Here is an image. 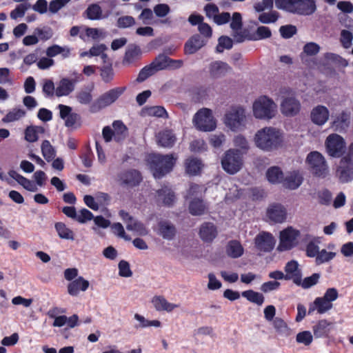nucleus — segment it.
<instances>
[{"instance_id":"obj_1","label":"nucleus","mask_w":353,"mask_h":353,"mask_svg":"<svg viewBox=\"0 0 353 353\" xmlns=\"http://www.w3.org/2000/svg\"><path fill=\"white\" fill-rule=\"evenodd\" d=\"M254 142L257 148L263 151L277 149L283 143V133L272 127L263 128L256 133Z\"/></svg>"},{"instance_id":"obj_2","label":"nucleus","mask_w":353,"mask_h":353,"mask_svg":"<svg viewBox=\"0 0 353 353\" xmlns=\"http://www.w3.org/2000/svg\"><path fill=\"white\" fill-rule=\"evenodd\" d=\"M278 9L302 16H310L316 10L315 0H274Z\"/></svg>"},{"instance_id":"obj_3","label":"nucleus","mask_w":353,"mask_h":353,"mask_svg":"<svg viewBox=\"0 0 353 353\" xmlns=\"http://www.w3.org/2000/svg\"><path fill=\"white\" fill-rule=\"evenodd\" d=\"M148 161L154 177L160 179L172 170L176 158L172 154H154L149 156Z\"/></svg>"},{"instance_id":"obj_4","label":"nucleus","mask_w":353,"mask_h":353,"mask_svg":"<svg viewBox=\"0 0 353 353\" xmlns=\"http://www.w3.org/2000/svg\"><path fill=\"white\" fill-rule=\"evenodd\" d=\"M276 108V104L272 99L261 96L253 103V114L256 119L269 120L275 116Z\"/></svg>"},{"instance_id":"obj_5","label":"nucleus","mask_w":353,"mask_h":353,"mask_svg":"<svg viewBox=\"0 0 353 353\" xmlns=\"http://www.w3.org/2000/svg\"><path fill=\"white\" fill-rule=\"evenodd\" d=\"M124 88H114L101 94L96 101L90 105V111L92 113L112 105L123 93Z\"/></svg>"},{"instance_id":"obj_6","label":"nucleus","mask_w":353,"mask_h":353,"mask_svg":"<svg viewBox=\"0 0 353 353\" xmlns=\"http://www.w3.org/2000/svg\"><path fill=\"white\" fill-rule=\"evenodd\" d=\"M194 126L200 131L210 132L216 128V121L212 112L208 108L199 110L194 116Z\"/></svg>"},{"instance_id":"obj_7","label":"nucleus","mask_w":353,"mask_h":353,"mask_svg":"<svg viewBox=\"0 0 353 353\" xmlns=\"http://www.w3.org/2000/svg\"><path fill=\"white\" fill-rule=\"evenodd\" d=\"M221 164L226 172L234 174L239 172L243 165L242 154L237 150L230 149L225 153Z\"/></svg>"},{"instance_id":"obj_8","label":"nucleus","mask_w":353,"mask_h":353,"mask_svg":"<svg viewBox=\"0 0 353 353\" xmlns=\"http://www.w3.org/2000/svg\"><path fill=\"white\" fill-rule=\"evenodd\" d=\"M225 124L232 131L241 130L245 125V110L240 106L232 107L225 115Z\"/></svg>"},{"instance_id":"obj_9","label":"nucleus","mask_w":353,"mask_h":353,"mask_svg":"<svg viewBox=\"0 0 353 353\" xmlns=\"http://www.w3.org/2000/svg\"><path fill=\"white\" fill-rule=\"evenodd\" d=\"M306 161L314 175L321 177L326 176L327 165L325 158L320 152L317 151L310 152L307 157Z\"/></svg>"},{"instance_id":"obj_10","label":"nucleus","mask_w":353,"mask_h":353,"mask_svg":"<svg viewBox=\"0 0 353 353\" xmlns=\"http://www.w3.org/2000/svg\"><path fill=\"white\" fill-rule=\"evenodd\" d=\"M299 236L300 232L292 227L282 230L280 232L278 250L281 252L288 251L296 247L299 243Z\"/></svg>"},{"instance_id":"obj_11","label":"nucleus","mask_w":353,"mask_h":353,"mask_svg":"<svg viewBox=\"0 0 353 353\" xmlns=\"http://www.w3.org/2000/svg\"><path fill=\"white\" fill-rule=\"evenodd\" d=\"M325 144L327 151L331 157H339L344 152L345 143L344 139L339 134H332L329 135Z\"/></svg>"},{"instance_id":"obj_12","label":"nucleus","mask_w":353,"mask_h":353,"mask_svg":"<svg viewBox=\"0 0 353 353\" xmlns=\"http://www.w3.org/2000/svg\"><path fill=\"white\" fill-rule=\"evenodd\" d=\"M276 241L272 234L266 232H260L254 239L256 249L261 252H270L275 245Z\"/></svg>"},{"instance_id":"obj_13","label":"nucleus","mask_w":353,"mask_h":353,"mask_svg":"<svg viewBox=\"0 0 353 353\" xmlns=\"http://www.w3.org/2000/svg\"><path fill=\"white\" fill-rule=\"evenodd\" d=\"M336 175L343 183H348L353 179V163L350 158L344 157L341 160Z\"/></svg>"},{"instance_id":"obj_14","label":"nucleus","mask_w":353,"mask_h":353,"mask_svg":"<svg viewBox=\"0 0 353 353\" xmlns=\"http://www.w3.org/2000/svg\"><path fill=\"white\" fill-rule=\"evenodd\" d=\"M142 178L139 172L136 170H130L121 172L118 175V181L120 184L127 187L138 185Z\"/></svg>"},{"instance_id":"obj_15","label":"nucleus","mask_w":353,"mask_h":353,"mask_svg":"<svg viewBox=\"0 0 353 353\" xmlns=\"http://www.w3.org/2000/svg\"><path fill=\"white\" fill-rule=\"evenodd\" d=\"M301 109L299 101L294 97H287L281 104L282 114L287 117H292L299 113Z\"/></svg>"},{"instance_id":"obj_16","label":"nucleus","mask_w":353,"mask_h":353,"mask_svg":"<svg viewBox=\"0 0 353 353\" xmlns=\"http://www.w3.org/2000/svg\"><path fill=\"white\" fill-rule=\"evenodd\" d=\"M90 283L82 276H79L67 285V292L72 296H77L80 292H85L89 288Z\"/></svg>"},{"instance_id":"obj_17","label":"nucleus","mask_w":353,"mask_h":353,"mask_svg":"<svg viewBox=\"0 0 353 353\" xmlns=\"http://www.w3.org/2000/svg\"><path fill=\"white\" fill-rule=\"evenodd\" d=\"M230 19L231 23L230 26L233 31L232 36L234 39L238 43L243 42L245 39V37L241 32L243 26L242 17L241 13L237 12H234Z\"/></svg>"},{"instance_id":"obj_18","label":"nucleus","mask_w":353,"mask_h":353,"mask_svg":"<svg viewBox=\"0 0 353 353\" xmlns=\"http://www.w3.org/2000/svg\"><path fill=\"white\" fill-rule=\"evenodd\" d=\"M62 212L68 217L77 219V221H92L94 218L92 213L85 208L81 210L77 214L74 207L66 206L63 208Z\"/></svg>"},{"instance_id":"obj_19","label":"nucleus","mask_w":353,"mask_h":353,"mask_svg":"<svg viewBox=\"0 0 353 353\" xmlns=\"http://www.w3.org/2000/svg\"><path fill=\"white\" fill-rule=\"evenodd\" d=\"M78 80H72L63 78L60 80L55 90V94L58 97L68 96L75 88V84Z\"/></svg>"},{"instance_id":"obj_20","label":"nucleus","mask_w":353,"mask_h":353,"mask_svg":"<svg viewBox=\"0 0 353 353\" xmlns=\"http://www.w3.org/2000/svg\"><path fill=\"white\" fill-rule=\"evenodd\" d=\"M330 112L324 105H317L311 112V119L319 125H324L329 119Z\"/></svg>"},{"instance_id":"obj_21","label":"nucleus","mask_w":353,"mask_h":353,"mask_svg":"<svg viewBox=\"0 0 353 353\" xmlns=\"http://www.w3.org/2000/svg\"><path fill=\"white\" fill-rule=\"evenodd\" d=\"M285 280H292L294 283L300 282V276H301L302 274L297 261H289L285 267Z\"/></svg>"},{"instance_id":"obj_22","label":"nucleus","mask_w":353,"mask_h":353,"mask_svg":"<svg viewBox=\"0 0 353 353\" xmlns=\"http://www.w3.org/2000/svg\"><path fill=\"white\" fill-rule=\"evenodd\" d=\"M230 67L224 62L214 61L210 64L209 72L213 79H219L224 77L230 71Z\"/></svg>"},{"instance_id":"obj_23","label":"nucleus","mask_w":353,"mask_h":353,"mask_svg":"<svg viewBox=\"0 0 353 353\" xmlns=\"http://www.w3.org/2000/svg\"><path fill=\"white\" fill-rule=\"evenodd\" d=\"M207 43L199 34H194L191 37L185 45V52L186 54H194Z\"/></svg>"},{"instance_id":"obj_24","label":"nucleus","mask_w":353,"mask_h":353,"mask_svg":"<svg viewBox=\"0 0 353 353\" xmlns=\"http://www.w3.org/2000/svg\"><path fill=\"white\" fill-rule=\"evenodd\" d=\"M286 215V210L281 204H272L267 209V216L270 221H284Z\"/></svg>"},{"instance_id":"obj_25","label":"nucleus","mask_w":353,"mask_h":353,"mask_svg":"<svg viewBox=\"0 0 353 353\" xmlns=\"http://www.w3.org/2000/svg\"><path fill=\"white\" fill-rule=\"evenodd\" d=\"M283 185L290 190L298 188L303 182L302 175L297 171L289 173L282 181Z\"/></svg>"},{"instance_id":"obj_26","label":"nucleus","mask_w":353,"mask_h":353,"mask_svg":"<svg viewBox=\"0 0 353 353\" xmlns=\"http://www.w3.org/2000/svg\"><path fill=\"white\" fill-rule=\"evenodd\" d=\"M157 200L165 205L170 206L174 203L176 197L174 192L170 188L164 186L157 191Z\"/></svg>"},{"instance_id":"obj_27","label":"nucleus","mask_w":353,"mask_h":353,"mask_svg":"<svg viewBox=\"0 0 353 353\" xmlns=\"http://www.w3.org/2000/svg\"><path fill=\"white\" fill-rule=\"evenodd\" d=\"M217 234L216 228L211 222H205L201 226L199 236L205 242L212 241Z\"/></svg>"},{"instance_id":"obj_28","label":"nucleus","mask_w":353,"mask_h":353,"mask_svg":"<svg viewBox=\"0 0 353 353\" xmlns=\"http://www.w3.org/2000/svg\"><path fill=\"white\" fill-rule=\"evenodd\" d=\"M350 113L346 111H342L332 123V127L334 130L342 132L345 130L350 125Z\"/></svg>"},{"instance_id":"obj_29","label":"nucleus","mask_w":353,"mask_h":353,"mask_svg":"<svg viewBox=\"0 0 353 353\" xmlns=\"http://www.w3.org/2000/svg\"><path fill=\"white\" fill-rule=\"evenodd\" d=\"M152 303L154 308L157 311H166L168 312H171L174 309L179 307V305L168 302L162 296H154L152 300Z\"/></svg>"},{"instance_id":"obj_30","label":"nucleus","mask_w":353,"mask_h":353,"mask_svg":"<svg viewBox=\"0 0 353 353\" xmlns=\"http://www.w3.org/2000/svg\"><path fill=\"white\" fill-rule=\"evenodd\" d=\"M157 141L161 147L171 148L176 141V137L171 130H165L158 133Z\"/></svg>"},{"instance_id":"obj_31","label":"nucleus","mask_w":353,"mask_h":353,"mask_svg":"<svg viewBox=\"0 0 353 353\" xmlns=\"http://www.w3.org/2000/svg\"><path fill=\"white\" fill-rule=\"evenodd\" d=\"M9 176L14 179L19 184L22 185L26 190L30 192H37L38 188L36 184L30 179L24 177L15 170H10L8 172Z\"/></svg>"},{"instance_id":"obj_32","label":"nucleus","mask_w":353,"mask_h":353,"mask_svg":"<svg viewBox=\"0 0 353 353\" xmlns=\"http://www.w3.org/2000/svg\"><path fill=\"white\" fill-rule=\"evenodd\" d=\"M157 231L158 234L166 240H172L176 234L175 227L170 222H159Z\"/></svg>"},{"instance_id":"obj_33","label":"nucleus","mask_w":353,"mask_h":353,"mask_svg":"<svg viewBox=\"0 0 353 353\" xmlns=\"http://www.w3.org/2000/svg\"><path fill=\"white\" fill-rule=\"evenodd\" d=\"M333 307L332 303L325 300L323 297H317L313 303L310 305L308 313L312 314L315 310L319 314H324L330 310Z\"/></svg>"},{"instance_id":"obj_34","label":"nucleus","mask_w":353,"mask_h":353,"mask_svg":"<svg viewBox=\"0 0 353 353\" xmlns=\"http://www.w3.org/2000/svg\"><path fill=\"white\" fill-rule=\"evenodd\" d=\"M173 62L176 63V67L179 68L182 65L181 61H172L169 59L167 56L164 54L159 55L152 63V65L153 66L155 71H159L165 69L167 67L170 65V63Z\"/></svg>"},{"instance_id":"obj_35","label":"nucleus","mask_w":353,"mask_h":353,"mask_svg":"<svg viewBox=\"0 0 353 353\" xmlns=\"http://www.w3.org/2000/svg\"><path fill=\"white\" fill-rule=\"evenodd\" d=\"M272 325L276 332L281 336L288 337L292 334V331L288 327V324L279 317H276L274 319Z\"/></svg>"},{"instance_id":"obj_36","label":"nucleus","mask_w":353,"mask_h":353,"mask_svg":"<svg viewBox=\"0 0 353 353\" xmlns=\"http://www.w3.org/2000/svg\"><path fill=\"white\" fill-rule=\"evenodd\" d=\"M332 323L327 320H321L313 327V332L316 337L321 338L327 336L331 330Z\"/></svg>"},{"instance_id":"obj_37","label":"nucleus","mask_w":353,"mask_h":353,"mask_svg":"<svg viewBox=\"0 0 353 353\" xmlns=\"http://www.w3.org/2000/svg\"><path fill=\"white\" fill-rule=\"evenodd\" d=\"M45 130L42 126H28L25 130V139L30 143H34L39 139V134H43Z\"/></svg>"},{"instance_id":"obj_38","label":"nucleus","mask_w":353,"mask_h":353,"mask_svg":"<svg viewBox=\"0 0 353 353\" xmlns=\"http://www.w3.org/2000/svg\"><path fill=\"white\" fill-rule=\"evenodd\" d=\"M226 253L232 258H239L243 254V248L239 241H231L226 247Z\"/></svg>"},{"instance_id":"obj_39","label":"nucleus","mask_w":353,"mask_h":353,"mask_svg":"<svg viewBox=\"0 0 353 353\" xmlns=\"http://www.w3.org/2000/svg\"><path fill=\"white\" fill-rule=\"evenodd\" d=\"M114 131V140L121 141L123 140L128 134L126 126L121 121H114L112 123Z\"/></svg>"},{"instance_id":"obj_40","label":"nucleus","mask_w":353,"mask_h":353,"mask_svg":"<svg viewBox=\"0 0 353 353\" xmlns=\"http://www.w3.org/2000/svg\"><path fill=\"white\" fill-rule=\"evenodd\" d=\"M55 229L61 239L70 241L74 240V232L67 227L63 222H57Z\"/></svg>"},{"instance_id":"obj_41","label":"nucleus","mask_w":353,"mask_h":353,"mask_svg":"<svg viewBox=\"0 0 353 353\" xmlns=\"http://www.w3.org/2000/svg\"><path fill=\"white\" fill-rule=\"evenodd\" d=\"M201 168V161L196 158H189L185 161L186 172L190 175L198 174Z\"/></svg>"},{"instance_id":"obj_42","label":"nucleus","mask_w":353,"mask_h":353,"mask_svg":"<svg viewBox=\"0 0 353 353\" xmlns=\"http://www.w3.org/2000/svg\"><path fill=\"white\" fill-rule=\"evenodd\" d=\"M128 232H132L134 235H145L148 232L147 227L143 222H128L126 225Z\"/></svg>"},{"instance_id":"obj_43","label":"nucleus","mask_w":353,"mask_h":353,"mask_svg":"<svg viewBox=\"0 0 353 353\" xmlns=\"http://www.w3.org/2000/svg\"><path fill=\"white\" fill-rule=\"evenodd\" d=\"M207 207L203 200L196 198L192 199L189 205L190 212L193 215H200L203 214Z\"/></svg>"},{"instance_id":"obj_44","label":"nucleus","mask_w":353,"mask_h":353,"mask_svg":"<svg viewBox=\"0 0 353 353\" xmlns=\"http://www.w3.org/2000/svg\"><path fill=\"white\" fill-rule=\"evenodd\" d=\"M134 319L139 323L135 325L136 328H145L148 327H159L161 326V322L158 320L149 321L146 319L143 316L135 314L134 315Z\"/></svg>"},{"instance_id":"obj_45","label":"nucleus","mask_w":353,"mask_h":353,"mask_svg":"<svg viewBox=\"0 0 353 353\" xmlns=\"http://www.w3.org/2000/svg\"><path fill=\"white\" fill-rule=\"evenodd\" d=\"M41 150L43 157L48 162H50L54 159L56 156V150L49 141L45 140L42 142Z\"/></svg>"},{"instance_id":"obj_46","label":"nucleus","mask_w":353,"mask_h":353,"mask_svg":"<svg viewBox=\"0 0 353 353\" xmlns=\"http://www.w3.org/2000/svg\"><path fill=\"white\" fill-rule=\"evenodd\" d=\"M266 176L271 183H281L283 179V172L279 167H272L267 170Z\"/></svg>"},{"instance_id":"obj_47","label":"nucleus","mask_w":353,"mask_h":353,"mask_svg":"<svg viewBox=\"0 0 353 353\" xmlns=\"http://www.w3.org/2000/svg\"><path fill=\"white\" fill-rule=\"evenodd\" d=\"M93 88H89L84 90H81L77 93L76 98L78 102L82 105H88L90 104L93 96L92 94Z\"/></svg>"},{"instance_id":"obj_48","label":"nucleus","mask_w":353,"mask_h":353,"mask_svg":"<svg viewBox=\"0 0 353 353\" xmlns=\"http://www.w3.org/2000/svg\"><path fill=\"white\" fill-rule=\"evenodd\" d=\"M26 114V112L23 109L14 108L7 113V114L3 118L2 121L4 123L13 122L24 117Z\"/></svg>"},{"instance_id":"obj_49","label":"nucleus","mask_w":353,"mask_h":353,"mask_svg":"<svg viewBox=\"0 0 353 353\" xmlns=\"http://www.w3.org/2000/svg\"><path fill=\"white\" fill-rule=\"evenodd\" d=\"M85 14L90 20H99L103 18L101 8L97 3L90 5Z\"/></svg>"},{"instance_id":"obj_50","label":"nucleus","mask_w":353,"mask_h":353,"mask_svg":"<svg viewBox=\"0 0 353 353\" xmlns=\"http://www.w3.org/2000/svg\"><path fill=\"white\" fill-rule=\"evenodd\" d=\"M242 296L249 301L261 305L264 301V296L262 294L254 292L252 290L242 292Z\"/></svg>"},{"instance_id":"obj_51","label":"nucleus","mask_w":353,"mask_h":353,"mask_svg":"<svg viewBox=\"0 0 353 353\" xmlns=\"http://www.w3.org/2000/svg\"><path fill=\"white\" fill-rule=\"evenodd\" d=\"M105 65L101 68V77L105 83L110 82L114 77V71L111 61L108 59Z\"/></svg>"},{"instance_id":"obj_52","label":"nucleus","mask_w":353,"mask_h":353,"mask_svg":"<svg viewBox=\"0 0 353 353\" xmlns=\"http://www.w3.org/2000/svg\"><path fill=\"white\" fill-rule=\"evenodd\" d=\"M59 312V309L58 307H55L49 311L48 315L50 318L54 319L52 325L54 327H61L66 325V316H58L57 314Z\"/></svg>"},{"instance_id":"obj_53","label":"nucleus","mask_w":353,"mask_h":353,"mask_svg":"<svg viewBox=\"0 0 353 353\" xmlns=\"http://www.w3.org/2000/svg\"><path fill=\"white\" fill-rule=\"evenodd\" d=\"M319 278L320 274L318 273H314L310 276L305 278L303 280H302L301 276H300V282L295 284L301 286L303 289H308L315 285L319 282Z\"/></svg>"},{"instance_id":"obj_54","label":"nucleus","mask_w":353,"mask_h":353,"mask_svg":"<svg viewBox=\"0 0 353 353\" xmlns=\"http://www.w3.org/2000/svg\"><path fill=\"white\" fill-rule=\"evenodd\" d=\"M107 47L104 44H96L90 49V57L101 56L103 62L106 63L109 59L108 55L104 53Z\"/></svg>"},{"instance_id":"obj_55","label":"nucleus","mask_w":353,"mask_h":353,"mask_svg":"<svg viewBox=\"0 0 353 353\" xmlns=\"http://www.w3.org/2000/svg\"><path fill=\"white\" fill-rule=\"evenodd\" d=\"M31 5L27 2L20 3L10 12V17L12 19H17L18 18L23 17L26 12L29 10Z\"/></svg>"},{"instance_id":"obj_56","label":"nucleus","mask_w":353,"mask_h":353,"mask_svg":"<svg viewBox=\"0 0 353 353\" xmlns=\"http://www.w3.org/2000/svg\"><path fill=\"white\" fill-rule=\"evenodd\" d=\"M140 53L141 50L138 46H130L125 52L123 63H132L139 57Z\"/></svg>"},{"instance_id":"obj_57","label":"nucleus","mask_w":353,"mask_h":353,"mask_svg":"<svg viewBox=\"0 0 353 353\" xmlns=\"http://www.w3.org/2000/svg\"><path fill=\"white\" fill-rule=\"evenodd\" d=\"M279 17V14L276 11H271L270 12H262L259 16V20L262 23H272L276 22Z\"/></svg>"},{"instance_id":"obj_58","label":"nucleus","mask_w":353,"mask_h":353,"mask_svg":"<svg viewBox=\"0 0 353 353\" xmlns=\"http://www.w3.org/2000/svg\"><path fill=\"white\" fill-rule=\"evenodd\" d=\"M336 256V253L333 252H327L323 249L319 251L316 258V263L317 264H321L328 262L333 259Z\"/></svg>"},{"instance_id":"obj_59","label":"nucleus","mask_w":353,"mask_h":353,"mask_svg":"<svg viewBox=\"0 0 353 353\" xmlns=\"http://www.w3.org/2000/svg\"><path fill=\"white\" fill-rule=\"evenodd\" d=\"M352 40L353 34L350 31L346 30H343L341 31L340 41L344 48H350L352 45Z\"/></svg>"},{"instance_id":"obj_60","label":"nucleus","mask_w":353,"mask_h":353,"mask_svg":"<svg viewBox=\"0 0 353 353\" xmlns=\"http://www.w3.org/2000/svg\"><path fill=\"white\" fill-rule=\"evenodd\" d=\"M156 72H157L155 71V69H154L153 66L150 63V65L145 66L141 70V71L139 73L137 81L138 82H143L148 77L155 74Z\"/></svg>"},{"instance_id":"obj_61","label":"nucleus","mask_w":353,"mask_h":353,"mask_svg":"<svg viewBox=\"0 0 353 353\" xmlns=\"http://www.w3.org/2000/svg\"><path fill=\"white\" fill-rule=\"evenodd\" d=\"M233 42L232 39L226 36H221L219 39V43L216 48L217 52H222L224 49H231L232 48Z\"/></svg>"},{"instance_id":"obj_62","label":"nucleus","mask_w":353,"mask_h":353,"mask_svg":"<svg viewBox=\"0 0 353 353\" xmlns=\"http://www.w3.org/2000/svg\"><path fill=\"white\" fill-rule=\"evenodd\" d=\"M153 12L157 17L163 18L170 13V8L166 3H159L154 6Z\"/></svg>"},{"instance_id":"obj_63","label":"nucleus","mask_w":353,"mask_h":353,"mask_svg":"<svg viewBox=\"0 0 353 353\" xmlns=\"http://www.w3.org/2000/svg\"><path fill=\"white\" fill-rule=\"evenodd\" d=\"M72 0H52L49 3V11L55 14L65 7Z\"/></svg>"},{"instance_id":"obj_64","label":"nucleus","mask_w":353,"mask_h":353,"mask_svg":"<svg viewBox=\"0 0 353 353\" xmlns=\"http://www.w3.org/2000/svg\"><path fill=\"white\" fill-rule=\"evenodd\" d=\"M204 12L208 19L214 20L215 17L218 15L219 10L218 6L214 3H208L204 7Z\"/></svg>"}]
</instances>
